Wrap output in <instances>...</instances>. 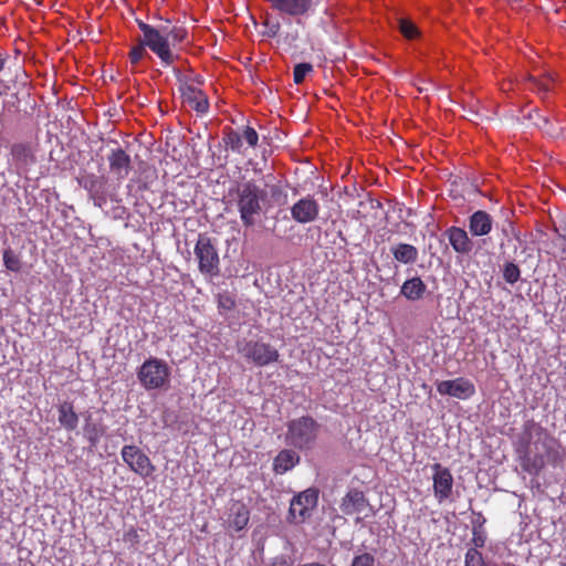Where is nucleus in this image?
Segmentation results:
<instances>
[{
  "label": "nucleus",
  "instance_id": "2f4dec72",
  "mask_svg": "<svg viewBox=\"0 0 566 566\" xmlns=\"http://www.w3.org/2000/svg\"><path fill=\"white\" fill-rule=\"evenodd\" d=\"M313 72L311 63H298L294 66L293 80L295 84H301L305 77Z\"/></svg>",
  "mask_w": 566,
  "mask_h": 566
},
{
  "label": "nucleus",
  "instance_id": "4468645a",
  "mask_svg": "<svg viewBox=\"0 0 566 566\" xmlns=\"http://www.w3.org/2000/svg\"><path fill=\"white\" fill-rule=\"evenodd\" d=\"M273 9L290 17L307 15L314 10L315 0H269Z\"/></svg>",
  "mask_w": 566,
  "mask_h": 566
},
{
  "label": "nucleus",
  "instance_id": "412c9836",
  "mask_svg": "<svg viewBox=\"0 0 566 566\" xmlns=\"http://www.w3.org/2000/svg\"><path fill=\"white\" fill-rule=\"evenodd\" d=\"M250 520L248 507L241 502H234L230 507L229 526L237 532L243 530Z\"/></svg>",
  "mask_w": 566,
  "mask_h": 566
},
{
  "label": "nucleus",
  "instance_id": "6e6552de",
  "mask_svg": "<svg viewBox=\"0 0 566 566\" xmlns=\"http://www.w3.org/2000/svg\"><path fill=\"white\" fill-rule=\"evenodd\" d=\"M238 350L248 361L258 367L276 363L280 358L279 350L274 346L261 340L241 343Z\"/></svg>",
  "mask_w": 566,
  "mask_h": 566
},
{
  "label": "nucleus",
  "instance_id": "a878e982",
  "mask_svg": "<svg viewBox=\"0 0 566 566\" xmlns=\"http://www.w3.org/2000/svg\"><path fill=\"white\" fill-rule=\"evenodd\" d=\"M536 116L541 119L542 124L535 123L539 129L543 130L551 138L566 139V126H560L559 119H556V124L552 123L547 116L536 113Z\"/></svg>",
  "mask_w": 566,
  "mask_h": 566
},
{
  "label": "nucleus",
  "instance_id": "ea45409f",
  "mask_svg": "<svg viewBox=\"0 0 566 566\" xmlns=\"http://www.w3.org/2000/svg\"><path fill=\"white\" fill-rule=\"evenodd\" d=\"M532 81L539 92L546 93L549 91V83L552 81L549 76H546L544 80L532 78Z\"/></svg>",
  "mask_w": 566,
  "mask_h": 566
},
{
  "label": "nucleus",
  "instance_id": "f3484780",
  "mask_svg": "<svg viewBox=\"0 0 566 566\" xmlns=\"http://www.w3.org/2000/svg\"><path fill=\"white\" fill-rule=\"evenodd\" d=\"M446 235L449 240L452 249L459 254H470L473 249V242L469 238L468 232L459 227H450L446 231Z\"/></svg>",
  "mask_w": 566,
  "mask_h": 566
},
{
  "label": "nucleus",
  "instance_id": "393cba45",
  "mask_svg": "<svg viewBox=\"0 0 566 566\" xmlns=\"http://www.w3.org/2000/svg\"><path fill=\"white\" fill-rule=\"evenodd\" d=\"M395 260L403 264L415 263L418 259V249L412 244L397 243L390 247Z\"/></svg>",
  "mask_w": 566,
  "mask_h": 566
},
{
  "label": "nucleus",
  "instance_id": "6ab92c4d",
  "mask_svg": "<svg viewBox=\"0 0 566 566\" xmlns=\"http://www.w3.org/2000/svg\"><path fill=\"white\" fill-rule=\"evenodd\" d=\"M492 217L483 210L475 211L469 218V230L474 237L489 234L492 230Z\"/></svg>",
  "mask_w": 566,
  "mask_h": 566
},
{
  "label": "nucleus",
  "instance_id": "39448f33",
  "mask_svg": "<svg viewBox=\"0 0 566 566\" xmlns=\"http://www.w3.org/2000/svg\"><path fill=\"white\" fill-rule=\"evenodd\" d=\"M137 377L145 389H159L169 382L170 369L164 360L150 357L143 363Z\"/></svg>",
  "mask_w": 566,
  "mask_h": 566
},
{
  "label": "nucleus",
  "instance_id": "cd10ccee",
  "mask_svg": "<svg viewBox=\"0 0 566 566\" xmlns=\"http://www.w3.org/2000/svg\"><path fill=\"white\" fill-rule=\"evenodd\" d=\"M82 185L90 192L91 197L95 201V205L102 207V202H105V198L102 195L103 184L99 178L94 175H90L84 178Z\"/></svg>",
  "mask_w": 566,
  "mask_h": 566
},
{
  "label": "nucleus",
  "instance_id": "7c9ffc66",
  "mask_svg": "<svg viewBox=\"0 0 566 566\" xmlns=\"http://www.w3.org/2000/svg\"><path fill=\"white\" fill-rule=\"evenodd\" d=\"M226 145L235 153L241 154L242 136L233 129H230L223 138Z\"/></svg>",
  "mask_w": 566,
  "mask_h": 566
},
{
  "label": "nucleus",
  "instance_id": "72a5a7b5",
  "mask_svg": "<svg viewBox=\"0 0 566 566\" xmlns=\"http://www.w3.org/2000/svg\"><path fill=\"white\" fill-rule=\"evenodd\" d=\"M398 23H399L400 32L407 39H413V38H416L418 35V29H417V27L412 22H410V21H408L406 19H400L398 21Z\"/></svg>",
  "mask_w": 566,
  "mask_h": 566
},
{
  "label": "nucleus",
  "instance_id": "c756f323",
  "mask_svg": "<svg viewBox=\"0 0 566 566\" xmlns=\"http://www.w3.org/2000/svg\"><path fill=\"white\" fill-rule=\"evenodd\" d=\"M161 28L165 35H167L168 40L170 41V44H176L184 41L187 35L186 29L181 27L169 28L167 25H161Z\"/></svg>",
  "mask_w": 566,
  "mask_h": 566
},
{
  "label": "nucleus",
  "instance_id": "58836bf2",
  "mask_svg": "<svg viewBox=\"0 0 566 566\" xmlns=\"http://www.w3.org/2000/svg\"><path fill=\"white\" fill-rule=\"evenodd\" d=\"M375 558L368 553L355 556L352 566H374Z\"/></svg>",
  "mask_w": 566,
  "mask_h": 566
},
{
  "label": "nucleus",
  "instance_id": "c03bdc74",
  "mask_svg": "<svg viewBox=\"0 0 566 566\" xmlns=\"http://www.w3.org/2000/svg\"><path fill=\"white\" fill-rule=\"evenodd\" d=\"M471 122H476L478 118H480V114L474 111H469L468 115L465 116Z\"/></svg>",
  "mask_w": 566,
  "mask_h": 566
},
{
  "label": "nucleus",
  "instance_id": "473e14b6",
  "mask_svg": "<svg viewBox=\"0 0 566 566\" xmlns=\"http://www.w3.org/2000/svg\"><path fill=\"white\" fill-rule=\"evenodd\" d=\"M464 566H488L482 554L476 548H469L465 553Z\"/></svg>",
  "mask_w": 566,
  "mask_h": 566
},
{
  "label": "nucleus",
  "instance_id": "bb28decb",
  "mask_svg": "<svg viewBox=\"0 0 566 566\" xmlns=\"http://www.w3.org/2000/svg\"><path fill=\"white\" fill-rule=\"evenodd\" d=\"M84 436L90 442L91 447H96L99 442L101 438L105 433V427L97 421L92 419V416L88 415L85 418V424L83 427Z\"/></svg>",
  "mask_w": 566,
  "mask_h": 566
},
{
  "label": "nucleus",
  "instance_id": "c9c22d12",
  "mask_svg": "<svg viewBox=\"0 0 566 566\" xmlns=\"http://www.w3.org/2000/svg\"><path fill=\"white\" fill-rule=\"evenodd\" d=\"M145 48H146V45L144 44V41H143L142 43H139L138 45L134 46L130 50L129 57H130V62L133 64L138 63L147 54V51Z\"/></svg>",
  "mask_w": 566,
  "mask_h": 566
},
{
  "label": "nucleus",
  "instance_id": "423d86ee",
  "mask_svg": "<svg viewBox=\"0 0 566 566\" xmlns=\"http://www.w3.org/2000/svg\"><path fill=\"white\" fill-rule=\"evenodd\" d=\"M535 427L538 438L535 442V448L538 450V454L531 462L530 459L525 460L524 469L528 473H538V471L545 465L546 462L555 461L557 458V442L551 438L542 427L535 426L534 423L528 424Z\"/></svg>",
  "mask_w": 566,
  "mask_h": 566
},
{
  "label": "nucleus",
  "instance_id": "2eb2a0df",
  "mask_svg": "<svg viewBox=\"0 0 566 566\" xmlns=\"http://www.w3.org/2000/svg\"><path fill=\"white\" fill-rule=\"evenodd\" d=\"M180 93L185 104L199 114L208 112L209 102L207 95L198 87L191 84H181Z\"/></svg>",
  "mask_w": 566,
  "mask_h": 566
},
{
  "label": "nucleus",
  "instance_id": "49530a36",
  "mask_svg": "<svg viewBox=\"0 0 566 566\" xmlns=\"http://www.w3.org/2000/svg\"><path fill=\"white\" fill-rule=\"evenodd\" d=\"M474 544L476 547H482L484 545V541L482 538H474Z\"/></svg>",
  "mask_w": 566,
  "mask_h": 566
},
{
  "label": "nucleus",
  "instance_id": "c85d7f7f",
  "mask_svg": "<svg viewBox=\"0 0 566 566\" xmlns=\"http://www.w3.org/2000/svg\"><path fill=\"white\" fill-rule=\"evenodd\" d=\"M3 264L7 270L12 272H19L22 266L20 258L11 249L3 251Z\"/></svg>",
  "mask_w": 566,
  "mask_h": 566
},
{
  "label": "nucleus",
  "instance_id": "4c0bfd02",
  "mask_svg": "<svg viewBox=\"0 0 566 566\" xmlns=\"http://www.w3.org/2000/svg\"><path fill=\"white\" fill-rule=\"evenodd\" d=\"M242 138L245 139L250 147H255L258 145L259 135L254 128L247 126L243 130Z\"/></svg>",
  "mask_w": 566,
  "mask_h": 566
},
{
  "label": "nucleus",
  "instance_id": "b1692460",
  "mask_svg": "<svg viewBox=\"0 0 566 566\" xmlns=\"http://www.w3.org/2000/svg\"><path fill=\"white\" fill-rule=\"evenodd\" d=\"M427 291V286L423 281L419 277H412L401 285L400 293L409 301L420 300Z\"/></svg>",
  "mask_w": 566,
  "mask_h": 566
},
{
  "label": "nucleus",
  "instance_id": "aec40b11",
  "mask_svg": "<svg viewBox=\"0 0 566 566\" xmlns=\"http://www.w3.org/2000/svg\"><path fill=\"white\" fill-rule=\"evenodd\" d=\"M298 462L300 457L294 450L284 449L274 458L273 470L277 474H284L293 469Z\"/></svg>",
  "mask_w": 566,
  "mask_h": 566
},
{
  "label": "nucleus",
  "instance_id": "20e7f679",
  "mask_svg": "<svg viewBox=\"0 0 566 566\" xmlns=\"http://www.w3.org/2000/svg\"><path fill=\"white\" fill-rule=\"evenodd\" d=\"M137 23L144 35V44L160 59L164 65L172 64L175 56L170 50V41L165 35L161 25L153 27L143 21Z\"/></svg>",
  "mask_w": 566,
  "mask_h": 566
},
{
  "label": "nucleus",
  "instance_id": "a18cd8bd",
  "mask_svg": "<svg viewBox=\"0 0 566 566\" xmlns=\"http://www.w3.org/2000/svg\"><path fill=\"white\" fill-rule=\"evenodd\" d=\"M536 113H539V112L534 111V112L530 113L528 118L533 122L534 125H535V123H539L541 125H543L541 119L536 116Z\"/></svg>",
  "mask_w": 566,
  "mask_h": 566
},
{
  "label": "nucleus",
  "instance_id": "f03ea898",
  "mask_svg": "<svg viewBox=\"0 0 566 566\" xmlns=\"http://www.w3.org/2000/svg\"><path fill=\"white\" fill-rule=\"evenodd\" d=\"M321 426L310 416H302L286 423L285 443L297 450L314 447Z\"/></svg>",
  "mask_w": 566,
  "mask_h": 566
},
{
  "label": "nucleus",
  "instance_id": "dca6fc26",
  "mask_svg": "<svg viewBox=\"0 0 566 566\" xmlns=\"http://www.w3.org/2000/svg\"><path fill=\"white\" fill-rule=\"evenodd\" d=\"M109 169L116 176L118 180L125 179L130 169H132V160L128 154L120 148H113L107 157Z\"/></svg>",
  "mask_w": 566,
  "mask_h": 566
},
{
  "label": "nucleus",
  "instance_id": "f8f14e48",
  "mask_svg": "<svg viewBox=\"0 0 566 566\" xmlns=\"http://www.w3.org/2000/svg\"><path fill=\"white\" fill-rule=\"evenodd\" d=\"M319 203L313 196L307 195L298 199L291 207V216L297 223H311L315 221L319 214Z\"/></svg>",
  "mask_w": 566,
  "mask_h": 566
},
{
  "label": "nucleus",
  "instance_id": "5701e85b",
  "mask_svg": "<svg viewBox=\"0 0 566 566\" xmlns=\"http://www.w3.org/2000/svg\"><path fill=\"white\" fill-rule=\"evenodd\" d=\"M57 419L60 424L67 431H73L77 428L78 416L74 411V407L71 402L64 401L57 407Z\"/></svg>",
  "mask_w": 566,
  "mask_h": 566
},
{
  "label": "nucleus",
  "instance_id": "4be33fe9",
  "mask_svg": "<svg viewBox=\"0 0 566 566\" xmlns=\"http://www.w3.org/2000/svg\"><path fill=\"white\" fill-rule=\"evenodd\" d=\"M11 155L19 170L25 171L35 161L31 148L25 144L13 145Z\"/></svg>",
  "mask_w": 566,
  "mask_h": 566
},
{
  "label": "nucleus",
  "instance_id": "7ed1b4c3",
  "mask_svg": "<svg viewBox=\"0 0 566 566\" xmlns=\"http://www.w3.org/2000/svg\"><path fill=\"white\" fill-rule=\"evenodd\" d=\"M500 250L507 260L502 270L503 279L509 284H515L521 277V271L515 262H525L527 258L532 256V249L514 234L513 238L507 237L506 243H501Z\"/></svg>",
  "mask_w": 566,
  "mask_h": 566
},
{
  "label": "nucleus",
  "instance_id": "f257e3e1",
  "mask_svg": "<svg viewBox=\"0 0 566 566\" xmlns=\"http://www.w3.org/2000/svg\"><path fill=\"white\" fill-rule=\"evenodd\" d=\"M233 201L240 214V220L245 228L254 227L264 212L268 193L253 180L239 185L231 190Z\"/></svg>",
  "mask_w": 566,
  "mask_h": 566
},
{
  "label": "nucleus",
  "instance_id": "f704fd0d",
  "mask_svg": "<svg viewBox=\"0 0 566 566\" xmlns=\"http://www.w3.org/2000/svg\"><path fill=\"white\" fill-rule=\"evenodd\" d=\"M263 27L265 29L263 31V35H265L268 38L276 36L279 34V32H280V29H281V24L277 21H272L270 19H266L263 22Z\"/></svg>",
  "mask_w": 566,
  "mask_h": 566
},
{
  "label": "nucleus",
  "instance_id": "37998d69",
  "mask_svg": "<svg viewBox=\"0 0 566 566\" xmlns=\"http://www.w3.org/2000/svg\"><path fill=\"white\" fill-rule=\"evenodd\" d=\"M297 40V33H289L283 38V42L289 44L290 46Z\"/></svg>",
  "mask_w": 566,
  "mask_h": 566
},
{
  "label": "nucleus",
  "instance_id": "0eeeda50",
  "mask_svg": "<svg viewBox=\"0 0 566 566\" xmlns=\"http://www.w3.org/2000/svg\"><path fill=\"white\" fill-rule=\"evenodd\" d=\"M193 252L199 262V271L202 274L211 277L219 275V254L208 235L199 234Z\"/></svg>",
  "mask_w": 566,
  "mask_h": 566
},
{
  "label": "nucleus",
  "instance_id": "9d476101",
  "mask_svg": "<svg viewBox=\"0 0 566 566\" xmlns=\"http://www.w3.org/2000/svg\"><path fill=\"white\" fill-rule=\"evenodd\" d=\"M120 455L128 468L142 478H148L155 471V467L148 455L136 446H124Z\"/></svg>",
  "mask_w": 566,
  "mask_h": 566
},
{
  "label": "nucleus",
  "instance_id": "a211bd4d",
  "mask_svg": "<svg viewBox=\"0 0 566 566\" xmlns=\"http://www.w3.org/2000/svg\"><path fill=\"white\" fill-rule=\"evenodd\" d=\"M368 506V501L364 493L358 490H350L343 497L340 511L346 515L361 513Z\"/></svg>",
  "mask_w": 566,
  "mask_h": 566
},
{
  "label": "nucleus",
  "instance_id": "ddd939ff",
  "mask_svg": "<svg viewBox=\"0 0 566 566\" xmlns=\"http://www.w3.org/2000/svg\"><path fill=\"white\" fill-rule=\"evenodd\" d=\"M433 470V493L439 503L448 500L452 494L453 476L449 469L443 468L440 463L432 465Z\"/></svg>",
  "mask_w": 566,
  "mask_h": 566
},
{
  "label": "nucleus",
  "instance_id": "79ce46f5",
  "mask_svg": "<svg viewBox=\"0 0 566 566\" xmlns=\"http://www.w3.org/2000/svg\"><path fill=\"white\" fill-rule=\"evenodd\" d=\"M272 566H291V562L287 556L280 555L273 559Z\"/></svg>",
  "mask_w": 566,
  "mask_h": 566
},
{
  "label": "nucleus",
  "instance_id": "e433bc0d",
  "mask_svg": "<svg viewBox=\"0 0 566 566\" xmlns=\"http://www.w3.org/2000/svg\"><path fill=\"white\" fill-rule=\"evenodd\" d=\"M218 306L221 310L231 311L234 308L235 302L230 294L223 293L218 295Z\"/></svg>",
  "mask_w": 566,
  "mask_h": 566
},
{
  "label": "nucleus",
  "instance_id": "1a4fd4ad",
  "mask_svg": "<svg viewBox=\"0 0 566 566\" xmlns=\"http://www.w3.org/2000/svg\"><path fill=\"white\" fill-rule=\"evenodd\" d=\"M318 501V492L315 489H307L295 495L290 503V522L303 523L312 514Z\"/></svg>",
  "mask_w": 566,
  "mask_h": 566
},
{
  "label": "nucleus",
  "instance_id": "9b49d317",
  "mask_svg": "<svg viewBox=\"0 0 566 566\" xmlns=\"http://www.w3.org/2000/svg\"><path fill=\"white\" fill-rule=\"evenodd\" d=\"M437 390L442 396H450L460 400L469 399L475 394L473 382L463 377L442 380L438 382Z\"/></svg>",
  "mask_w": 566,
  "mask_h": 566
},
{
  "label": "nucleus",
  "instance_id": "a19ab883",
  "mask_svg": "<svg viewBox=\"0 0 566 566\" xmlns=\"http://www.w3.org/2000/svg\"><path fill=\"white\" fill-rule=\"evenodd\" d=\"M124 541L130 543L132 545L138 543V534L135 528H130L124 534Z\"/></svg>",
  "mask_w": 566,
  "mask_h": 566
}]
</instances>
